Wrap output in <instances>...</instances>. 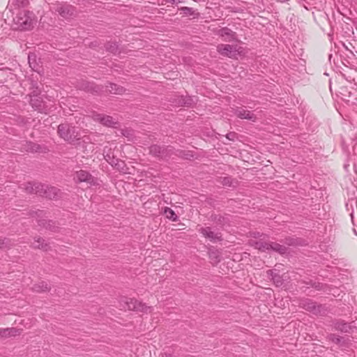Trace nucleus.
I'll return each instance as SVG.
<instances>
[{
  "label": "nucleus",
  "mask_w": 357,
  "mask_h": 357,
  "mask_svg": "<svg viewBox=\"0 0 357 357\" xmlns=\"http://www.w3.org/2000/svg\"><path fill=\"white\" fill-rule=\"evenodd\" d=\"M105 48L107 52L113 54H118L121 53L119 50V45L116 42L109 41L105 44Z\"/></svg>",
  "instance_id": "nucleus-33"
},
{
  "label": "nucleus",
  "mask_w": 357,
  "mask_h": 357,
  "mask_svg": "<svg viewBox=\"0 0 357 357\" xmlns=\"http://www.w3.org/2000/svg\"><path fill=\"white\" fill-rule=\"evenodd\" d=\"M63 192L59 188L46 185L43 197L49 199L58 200L63 197Z\"/></svg>",
  "instance_id": "nucleus-11"
},
{
  "label": "nucleus",
  "mask_w": 357,
  "mask_h": 357,
  "mask_svg": "<svg viewBox=\"0 0 357 357\" xmlns=\"http://www.w3.org/2000/svg\"><path fill=\"white\" fill-rule=\"evenodd\" d=\"M199 231L206 238L210 239L212 242L222 241L223 240L222 235L220 232L215 233L211 231V227H201Z\"/></svg>",
  "instance_id": "nucleus-12"
},
{
  "label": "nucleus",
  "mask_w": 357,
  "mask_h": 357,
  "mask_svg": "<svg viewBox=\"0 0 357 357\" xmlns=\"http://www.w3.org/2000/svg\"><path fill=\"white\" fill-rule=\"evenodd\" d=\"M22 331V329L16 328H7L1 329L0 331V336L1 337H9L20 335Z\"/></svg>",
  "instance_id": "nucleus-28"
},
{
  "label": "nucleus",
  "mask_w": 357,
  "mask_h": 357,
  "mask_svg": "<svg viewBox=\"0 0 357 357\" xmlns=\"http://www.w3.org/2000/svg\"><path fill=\"white\" fill-rule=\"evenodd\" d=\"M120 306L124 310H133L141 312H151V307L147 306L145 303L138 301L135 298L123 297L120 300Z\"/></svg>",
  "instance_id": "nucleus-5"
},
{
  "label": "nucleus",
  "mask_w": 357,
  "mask_h": 357,
  "mask_svg": "<svg viewBox=\"0 0 357 357\" xmlns=\"http://www.w3.org/2000/svg\"><path fill=\"white\" fill-rule=\"evenodd\" d=\"M22 148L25 151L32 153H46L50 151L46 145L39 144L31 141H26L25 143L22 144Z\"/></svg>",
  "instance_id": "nucleus-9"
},
{
  "label": "nucleus",
  "mask_w": 357,
  "mask_h": 357,
  "mask_svg": "<svg viewBox=\"0 0 357 357\" xmlns=\"http://www.w3.org/2000/svg\"><path fill=\"white\" fill-rule=\"evenodd\" d=\"M182 99H183V96H178L174 99L172 102L175 103L178 106H181V102H183Z\"/></svg>",
  "instance_id": "nucleus-46"
},
{
  "label": "nucleus",
  "mask_w": 357,
  "mask_h": 357,
  "mask_svg": "<svg viewBox=\"0 0 357 357\" xmlns=\"http://www.w3.org/2000/svg\"><path fill=\"white\" fill-rule=\"evenodd\" d=\"M34 242L37 243V244L33 243L31 245V247L34 249H40L45 252L51 250V246L50 244L46 243L45 240L42 237H35Z\"/></svg>",
  "instance_id": "nucleus-26"
},
{
  "label": "nucleus",
  "mask_w": 357,
  "mask_h": 357,
  "mask_svg": "<svg viewBox=\"0 0 357 357\" xmlns=\"http://www.w3.org/2000/svg\"><path fill=\"white\" fill-rule=\"evenodd\" d=\"M163 357H173L172 354L165 353Z\"/></svg>",
  "instance_id": "nucleus-52"
},
{
  "label": "nucleus",
  "mask_w": 357,
  "mask_h": 357,
  "mask_svg": "<svg viewBox=\"0 0 357 357\" xmlns=\"http://www.w3.org/2000/svg\"><path fill=\"white\" fill-rule=\"evenodd\" d=\"M16 79V75L13 73L10 68L0 69V81L1 82H7L8 80L13 81Z\"/></svg>",
  "instance_id": "nucleus-24"
},
{
  "label": "nucleus",
  "mask_w": 357,
  "mask_h": 357,
  "mask_svg": "<svg viewBox=\"0 0 357 357\" xmlns=\"http://www.w3.org/2000/svg\"><path fill=\"white\" fill-rule=\"evenodd\" d=\"M343 337L335 334H331L330 340L336 344H341Z\"/></svg>",
  "instance_id": "nucleus-44"
},
{
  "label": "nucleus",
  "mask_w": 357,
  "mask_h": 357,
  "mask_svg": "<svg viewBox=\"0 0 357 357\" xmlns=\"http://www.w3.org/2000/svg\"><path fill=\"white\" fill-rule=\"evenodd\" d=\"M351 218L353 219V218H354L353 213H351Z\"/></svg>",
  "instance_id": "nucleus-53"
},
{
  "label": "nucleus",
  "mask_w": 357,
  "mask_h": 357,
  "mask_svg": "<svg viewBox=\"0 0 357 357\" xmlns=\"http://www.w3.org/2000/svg\"><path fill=\"white\" fill-rule=\"evenodd\" d=\"M36 186V182H28L25 184L24 189L29 194H34V188Z\"/></svg>",
  "instance_id": "nucleus-42"
},
{
  "label": "nucleus",
  "mask_w": 357,
  "mask_h": 357,
  "mask_svg": "<svg viewBox=\"0 0 357 357\" xmlns=\"http://www.w3.org/2000/svg\"><path fill=\"white\" fill-rule=\"evenodd\" d=\"M210 220L215 222L221 228L225 225H230L229 219L227 216L220 214L212 213L210 216Z\"/></svg>",
  "instance_id": "nucleus-19"
},
{
  "label": "nucleus",
  "mask_w": 357,
  "mask_h": 357,
  "mask_svg": "<svg viewBox=\"0 0 357 357\" xmlns=\"http://www.w3.org/2000/svg\"><path fill=\"white\" fill-rule=\"evenodd\" d=\"M226 137L230 141H235L237 139V133L235 132H229L226 135Z\"/></svg>",
  "instance_id": "nucleus-45"
},
{
  "label": "nucleus",
  "mask_w": 357,
  "mask_h": 357,
  "mask_svg": "<svg viewBox=\"0 0 357 357\" xmlns=\"http://www.w3.org/2000/svg\"><path fill=\"white\" fill-rule=\"evenodd\" d=\"M33 13L27 10L18 12L13 18L12 29L17 31H27L33 27Z\"/></svg>",
  "instance_id": "nucleus-1"
},
{
  "label": "nucleus",
  "mask_w": 357,
  "mask_h": 357,
  "mask_svg": "<svg viewBox=\"0 0 357 357\" xmlns=\"http://www.w3.org/2000/svg\"><path fill=\"white\" fill-rule=\"evenodd\" d=\"M76 176L77 181L79 183L86 182L88 183H92L93 181V177L92 175L85 170H79L77 172Z\"/></svg>",
  "instance_id": "nucleus-27"
},
{
  "label": "nucleus",
  "mask_w": 357,
  "mask_h": 357,
  "mask_svg": "<svg viewBox=\"0 0 357 357\" xmlns=\"http://www.w3.org/2000/svg\"><path fill=\"white\" fill-rule=\"evenodd\" d=\"M253 236L254 238H257V237L260 236V234H259V232H255V233L253 234V236Z\"/></svg>",
  "instance_id": "nucleus-51"
},
{
  "label": "nucleus",
  "mask_w": 357,
  "mask_h": 357,
  "mask_svg": "<svg viewBox=\"0 0 357 357\" xmlns=\"http://www.w3.org/2000/svg\"><path fill=\"white\" fill-rule=\"evenodd\" d=\"M46 185L36 182L34 194L43 197Z\"/></svg>",
  "instance_id": "nucleus-40"
},
{
  "label": "nucleus",
  "mask_w": 357,
  "mask_h": 357,
  "mask_svg": "<svg viewBox=\"0 0 357 357\" xmlns=\"http://www.w3.org/2000/svg\"><path fill=\"white\" fill-rule=\"evenodd\" d=\"M266 274L276 287H280L283 285L284 280L278 273L275 272L274 270L269 269L266 271Z\"/></svg>",
  "instance_id": "nucleus-22"
},
{
  "label": "nucleus",
  "mask_w": 357,
  "mask_h": 357,
  "mask_svg": "<svg viewBox=\"0 0 357 357\" xmlns=\"http://www.w3.org/2000/svg\"><path fill=\"white\" fill-rule=\"evenodd\" d=\"M178 10H180L181 13H183V15L185 16L192 15L194 16V17H198V16L199 15V13H195L193 8L190 7H181L178 8Z\"/></svg>",
  "instance_id": "nucleus-35"
},
{
  "label": "nucleus",
  "mask_w": 357,
  "mask_h": 357,
  "mask_svg": "<svg viewBox=\"0 0 357 357\" xmlns=\"http://www.w3.org/2000/svg\"><path fill=\"white\" fill-rule=\"evenodd\" d=\"M269 242L259 241H252L250 244L255 249L259 250L261 252H266L269 250Z\"/></svg>",
  "instance_id": "nucleus-30"
},
{
  "label": "nucleus",
  "mask_w": 357,
  "mask_h": 357,
  "mask_svg": "<svg viewBox=\"0 0 357 357\" xmlns=\"http://www.w3.org/2000/svg\"><path fill=\"white\" fill-rule=\"evenodd\" d=\"M217 51L222 56L229 58H235L238 54L237 45L220 44L217 47Z\"/></svg>",
  "instance_id": "nucleus-10"
},
{
  "label": "nucleus",
  "mask_w": 357,
  "mask_h": 357,
  "mask_svg": "<svg viewBox=\"0 0 357 357\" xmlns=\"http://www.w3.org/2000/svg\"><path fill=\"white\" fill-rule=\"evenodd\" d=\"M28 63L30 68L38 74L43 72V67L37 61V56L35 53L31 52L28 55Z\"/></svg>",
  "instance_id": "nucleus-18"
},
{
  "label": "nucleus",
  "mask_w": 357,
  "mask_h": 357,
  "mask_svg": "<svg viewBox=\"0 0 357 357\" xmlns=\"http://www.w3.org/2000/svg\"><path fill=\"white\" fill-rule=\"evenodd\" d=\"M210 257L217 259L218 257V256L215 252H213L210 254Z\"/></svg>",
  "instance_id": "nucleus-49"
},
{
  "label": "nucleus",
  "mask_w": 357,
  "mask_h": 357,
  "mask_svg": "<svg viewBox=\"0 0 357 357\" xmlns=\"http://www.w3.org/2000/svg\"><path fill=\"white\" fill-rule=\"evenodd\" d=\"M164 213L166 215V218L172 220L177 221L178 220V217L175 213V212L169 207H165L164 209Z\"/></svg>",
  "instance_id": "nucleus-37"
},
{
  "label": "nucleus",
  "mask_w": 357,
  "mask_h": 357,
  "mask_svg": "<svg viewBox=\"0 0 357 357\" xmlns=\"http://www.w3.org/2000/svg\"><path fill=\"white\" fill-rule=\"evenodd\" d=\"M218 182L224 186L231 188H236L238 185V181L231 176L220 177Z\"/></svg>",
  "instance_id": "nucleus-32"
},
{
  "label": "nucleus",
  "mask_w": 357,
  "mask_h": 357,
  "mask_svg": "<svg viewBox=\"0 0 357 357\" xmlns=\"http://www.w3.org/2000/svg\"><path fill=\"white\" fill-rule=\"evenodd\" d=\"M173 155L181 158L184 160H192L195 158V153L192 151L190 150H182V149H176L173 146Z\"/></svg>",
  "instance_id": "nucleus-20"
},
{
  "label": "nucleus",
  "mask_w": 357,
  "mask_h": 357,
  "mask_svg": "<svg viewBox=\"0 0 357 357\" xmlns=\"http://www.w3.org/2000/svg\"><path fill=\"white\" fill-rule=\"evenodd\" d=\"M13 121L16 125L20 126H24L29 123V119L23 116H17L13 119Z\"/></svg>",
  "instance_id": "nucleus-38"
},
{
  "label": "nucleus",
  "mask_w": 357,
  "mask_h": 357,
  "mask_svg": "<svg viewBox=\"0 0 357 357\" xmlns=\"http://www.w3.org/2000/svg\"><path fill=\"white\" fill-rule=\"evenodd\" d=\"M28 82L29 84V89L31 91L29 94H33V96H36V94H40L41 90L40 85H42V84L38 82V79H34L33 75H31V76L29 78Z\"/></svg>",
  "instance_id": "nucleus-25"
},
{
  "label": "nucleus",
  "mask_w": 357,
  "mask_h": 357,
  "mask_svg": "<svg viewBox=\"0 0 357 357\" xmlns=\"http://www.w3.org/2000/svg\"><path fill=\"white\" fill-rule=\"evenodd\" d=\"M284 245L288 246H303L305 245V241L303 238L293 236H286L280 241Z\"/></svg>",
  "instance_id": "nucleus-16"
},
{
  "label": "nucleus",
  "mask_w": 357,
  "mask_h": 357,
  "mask_svg": "<svg viewBox=\"0 0 357 357\" xmlns=\"http://www.w3.org/2000/svg\"><path fill=\"white\" fill-rule=\"evenodd\" d=\"M38 224L40 227H43L46 229H48L52 232H56L59 231V226L56 222L52 220L40 219L38 220Z\"/></svg>",
  "instance_id": "nucleus-21"
},
{
  "label": "nucleus",
  "mask_w": 357,
  "mask_h": 357,
  "mask_svg": "<svg viewBox=\"0 0 357 357\" xmlns=\"http://www.w3.org/2000/svg\"><path fill=\"white\" fill-rule=\"evenodd\" d=\"M105 159L109 165H111L112 167H114L117 170L122 171V172L124 170L126 164H125V162L121 160V159L116 158L114 155H110V154H109V153H107L106 155H105Z\"/></svg>",
  "instance_id": "nucleus-15"
},
{
  "label": "nucleus",
  "mask_w": 357,
  "mask_h": 357,
  "mask_svg": "<svg viewBox=\"0 0 357 357\" xmlns=\"http://www.w3.org/2000/svg\"><path fill=\"white\" fill-rule=\"evenodd\" d=\"M216 34L220 37H225V41H238L237 34L228 27H222L216 31Z\"/></svg>",
  "instance_id": "nucleus-14"
},
{
  "label": "nucleus",
  "mask_w": 357,
  "mask_h": 357,
  "mask_svg": "<svg viewBox=\"0 0 357 357\" xmlns=\"http://www.w3.org/2000/svg\"><path fill=\"white\" fill-rule=\"evenodd\" d=\"M98 119L102 125L108 127H114L116 123L110 116L98 114Z\"/></svg>",
  "instance_id": "nucleus-34"
},
{
  "label": "nucleus",
  "mask_w": 357,
  "mask_h": 357,
  "mask_svg": "<svg viewBox=\"0 0 357 357\" xmlns=\"http://www.w3.org/2000/svg\"><path fill=\"white\" fill-rule=\"evenodd\" d=\"M105 87L107 91L112 94L121 95L126 92L123 86L112 82H107Z\"/></svg>",
  "instance_id": "nucleus-23"
},
{
  "label": "nucleus",
  "mask_w": 357,
  "mask_h": 357,
  "mask_svg": "<svg viewBox=\"0 0 357 357\" xmlns=\"http://www.w3.org/2000/svg\"><path fill=\"white\" fill-rule=\"evenodd\" d=\"M333 326L336 331L345 333H351L356 327L351 325V324L345 322L344 320H335Z\"/></svg>",
  "instance_id": "nucleus-13"
},
{
  "label": "nucleus",
  "mask_w": 357,
  "mask_h": 357,
  "mask_svg": "<svg viewBox=\"0 0 357 357\" xmlns=\"http://www.w3.org/2000/svg\"><path fill=\"white\" fill-rule=\"evenodd\" d=\"M149 153L159 160L167 161L173 156V146L165 144H152L149 147Z\"/></svg>",
  "instance_id": "nucleus-3"
},
{
  "label": "nucleus",
  "mask_w": 357,
  "mask_h": 357,
  "mask_svg": "<svg viewBox=\"0 0 357 357\" xmlns=\"http://www.w3.org/2000/svg\"><path fill=\"white\" fill-rule=\"evenodd\" d=\"M17 4L21 6H26L29 3V0H16Z\"/></svg>",
  "instance_id": "nucleus-47"
},
{
  "label": "nucleus",
  "mask_w": 357,
  "mask_h": 357,
  "mask_svg": "<svg viewBox=\"0 0 357 357\" xmlns=\"http://www.w3.org/2000/svg\"><path fill=\"white\" fill-rule=\"evenodd\" d=\"M31 289L35 292L42 293L49 291L51 289V287L46 282L41 281L38 283L34 284Z\"/></svg>",
  "instance_id": "nucleus-31"
},
{
  "label": "nucleus",
  "mask_w": 357,
  "mask_h": 357,
  "mask_svg": "<svg viewBox=\"0 0 357 357\" xmlns=\"http://www.w3.org/2000/svg\"><path fill=\"white\" fill-rule=\"evenodd\" d=\"M11 246V241L8 238H0V249L8 248Z\"/></svg>",
  "instance_id": "nucleus-41"
},
{
  "label": "nucleus",
  "mask_w": 357,
  "mask_h": 357,
  "mask_svg": "<svg viewBox=\"0 0 357 357\" xmlns=\"http://www.w3.org/2000/svg\"><path fill=\"white\" fill-rule=\"evenodd\" d=\"M183 99H182V100L183 102H181L182 107H190L192 105H194L197 102V100H194V98L192 96H190L188 95L183 96Z\"/></svg>",
  "instance_id": "nucleus-36"
},
{
  "label": "nucleus",
  "mask_w": 357,
  "mask_h": 357,
  "mask_svg": "<svg viewBox=\"0 0 357 357\" xmlns=\"http://www.w3.org/2000/svg\"><path fill=\"white\" fill-rule=\"evenodd\" d=\"M301 305L305 310L315 315L325 316L328 311L326 305L318 304L308 298L302 301Z\"/></svg>",
  "instance_id": "nucleus-7"
},
{
  "label": "nucleus",
  "mask_w": 357,
  "mask_h": 357,
  "mask_svg": "<svg viewBox=\"0 0 357 357\" xmlns=\"http://www.w3.org/2000/svg\"><path fill=\"white\" fill-rule=\"evenodd\" d=\"M234 113L238 118L241 119H248L253 122L257 119V116L255 114L242 107L236 109Z\"/></svg>",
  "instance_id": "nucleus-17"
},
{
  "label": "nucleus",
  "mask_w": 357,
  "mask_h": 357,
  "mask_svg": "<svg viewBox=\"0 0 357 357\" xmlns=\"http://www.w3.org/2000/svg\"><path fill=\"white\" fill-rule=\"evenodd\" d=\"M98 45H99V44H98V41H96V40H95V41H93V42H91V43H90L89 47H98Z\"/></svg>",
  "instance_id": "nucleus-48"
},
{
  "label": "nucleus",
  "mask_w": 357,
  "mask_h": 357,
  "mask_svg": "<svg viewBox=\"0 0 357 357\" xmlns=\"http://www.w3.org/2000/svg\"><path fill=\"white\" fill-rule=\"evenodd\" d=\"M75 87L81 91L90 93L95 96L100 95L103 91V86L96 84L93 82L86 79H79L75 83Z\"/></svg>",
  "instance_id": "nucleus-6"
},
{
  "label": "nucleus",
  "mask_w": 357,
  "mask_h": 357,
  "mask_svg": "<svg viewBox=\"0 0 357 357\" xmlns=\"http://www.w3.org/2000/svg\"><path fill=\"white\" fill-rule=\"evenodd\" d=\"M50 3L53 6L55 12L58 13L61 17L69 20L75 17L77 12L75 6L59 0H52Z\"/></svg>",
  "instance_id": "nucleus-4"
},
{
  "label": "nucleus",
  "mask_w": 357,
  "mask_h": 357,
  "mask_svg": "<svg viewBox=\"0 0 357 357\" xmlns=\"http://www.w3.org/2000/svg\"><path fill=\"white\" fill-rule=\"evenodd\" d=\"M269 250H272L273 252H278L280 255L287 254L288 252V248L283 244H280L276 242H269Z\"/></svg>",
  "instance_id": "nucleus-29"
},
{
  "label": "nucleus",
  "mask_w": 357,
  "mask_h": 357,
  "mask_svg": "<svg viewBox=\"0 0 357 357\" xmlns=\"http://www.w3.org/2000/svg\"><path fill=\"white\" fill-rule=\"evenodd\" d=\"M40 95V94H36V96H33V94H29V103L32 108L38 112L42 114H47L49 112V108L47 106L46 102L43 100Z\"/></svg>",
  "instance_id": "nucleus-8"
},
{
  "label": "nucleus",
  "mask_w": 357,
  "mask_h": 357,
  "mask_svg": "<svg viewBox=\"0 0 357 357\" xmlns=\"http://www.w3.org/2000/svg\"><path fill=\"white\" fill-rule=\"evenodd\" d=\"M57 132L61 138L69 144L78 145L80 143V137H78V133L76 132L75 128L68 123L59 125Z\"/></svg>",
  "instance_id": "nucleus-2"
},
{
  "label": "nucleus",
  "mask_w": 357,
  "mask_h": 357,
  "mask_svg": "<svg viewBox=\"0 0 357 357\" xmlns=\"http://www.w3.org/2000/svg\"><path fill=\"white\" fill-rule=\"evenodd\" d=\"M29 215L31 217H43L45 215V212L42 210H30L29 212Z\"/></svg>",
  "instance_id": "nucleus-43"
},
{
  "label": "nucleus",
  "mask_w": 357,
  "mask_h": 357,
  "mask_svg": "<svg viewBox=\"0 0 357 357\" xmlns=\"http://www.w3.org/2000/svg\"><path fill=\"white\" fill-rule=\"evenodd\" d=\"M305 284L310 285V287L314 288L317 290H324L326 284H324L321 282H316L312 280H310L308 282H305Z\"/></svg>",
  "instance_id": "nucleus-39"
},
{
  "label": "nucleus",
  "mask_w": 357,
  "mask_h": 357,
  "mask_svg": "<svg viewBox=\"0 0 357 357\" xmlns=\"http://www.w3.org/2000/svg\"><path fill=\"white\" fill-rule=\"evenodd\" d=\"M207 203H208L210 206H213V207H215V206L213 205V200L211 198H210V199H208L207 200Z\"/></svg>",
  "instance_id": "nucleus-50"
}]
</instances>
